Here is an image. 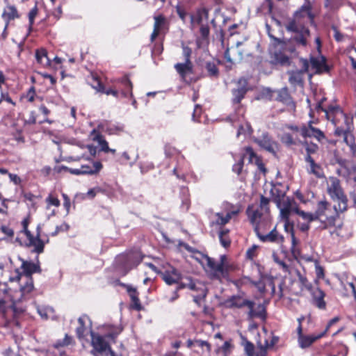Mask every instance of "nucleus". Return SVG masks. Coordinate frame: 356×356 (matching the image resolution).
Masks as SVG:
<instances>
[{"instance_id":"29","label":"nucleus","mask_w":356,"mask_h":356,"mask_svg":"<svg viewBox=\"0 0 356 356\" xmlns=\"http://www.w3.org/2000/svg\"><path fill=\"white\" fill-rule=\"evenodd\" d=\"M154 29L161 33L168 29V22L163 15H159L154 16Z\"/></svg>"},{"instance_id":"59","label":"nucleus","mask_w":356,"mask_h":356,"mask_svg":"<svg viewBox=\"0 0 356 356\" xmlns=\"http://www.w3.org/2000/svg\"><path fill=\"white\" fill-rule=\"evenodd\" d=\"M284 229L286 232L291 233L293 232V225L290 222L289 220H284Z\"/></svg>"},{"instance_id":"50","label":"nucleus","mask_w":356,"mask_h":356,"mask_svg":"<svg viewBox=\"0 0 356 356\" xmlns=\"http://www.w3.org/2000/svg\"><path fill=\"white\" fill-rule=\"evenodd\" d=\"M176 11H177V13L179 15V18L182 20V22L184 23H186V17H187L188 14H187L186 11L185 10V9L182 6L177 5L176 6Z\"/></svg>"},{"instance_id":"13","label":"nucleus","mask_w":356,"mask_h":356,"mask_svg":"<svg viewBox=\"0 0 356 356\" xmlns=\"http://www.w3.org/2000/svg\"><path fill=\"white\" fill-rule=\"evenodd\" d=\"M188 288L191 291L197 292H204V290H207L204 285L198 281L193 280L191 277H187L184 281H181L177 285L178 289H182Z\"/></svg>"},{"instance_id":"3","label":"nucleus","mask_w":356,"mask_h":356,"mask_svg":"<svg viewBox=\"0 0 356 356\" xmlns=\"http://www.w3.org/2000/svg\"><path fill=\"white\" fill-rule=\"evenodd\" d=\"M339 204L332 206L327 201H320L316 209V218L323 225L324 228L335 226V221L338 218Z\"/></svg>"},{"instance_id":"19","label":"nucleus","mask_w":356,"mask_h":356,"mask_svg":"<svg viewBox=\"0 0 356 356\" xmlns=\"http://www.w3.org/2000/svg\"><path fill=\"white\" fill-rule=\"evenodd\" d=\"M209 17V11L207 8L198 9L195 14L190 15L191 28L194 29L195 26L201 24L204 19L207 20Z\"/></svg>"},{"instance_id":"11","label":"nucleus","mask_w":356,"mask_h":356,"mask_svg":"<svg viewBox=\"0 0 356 356\" xmlns=\"http://www.w3.org/2000/svg\"><path fill=\"white\" fill-rule=\"evenodd\" d=\"M267 92L269 94L270 99H275L278 102H281L286 105L292 104L294 106L293 102L291 100L290 95L288 92V89L286 88H283L280 90H271L268 88L266 90Z\"/></svg>"},{"instance_id":"38","label":"nucleus","mask_w":356,"mask_h":356,"mask_svg":"<svg viewBox=\"0 0 356 356\" xmlns=\"http://www.w3.org/2000/svg\"><path fill=\"white\" fill-rule=\"evenodd\" d=\"M205 68L209 76H218L219 72L218 69L213 62H207Z\"/></svg>"},{"instance_id":"10","label":"nucleus","mask_w":356,"mask_h":356,"mask_svg":"<svg viewBox=\"0 0 356 356\" xmlns=\"http://www.w3.org/2000/svg\"><path fill=\"white\" fill-rule=\"evenodd\" d=\"M254 232L257 237L262 242L281 243L284 241V236L279 234V232L276 229V227H274L267 234H262L259 232V227L258 226H256V227H254Z\"/></svg>"},{"instance_id":"44","label":"nucleus","mask_w":356,"mask_h":356,"mask_svg":"<svg viewBox=\"0 0 356 356\" xmlns=\"http://www.w3.org/2000/svg\"><path fill=\"white\" fill-rule=\"evenodd\" d=\"M252 132V129L251 128V126L248 123H245L244 125H241L238 127V131H237V137H239L241 135H247V134H251Z\"/></svg>"},{"instance_id":"37","label":"nucleus","mask_w":356,"mask_h":356,"mask_svg":"<svg viewBox=\"0 0 356 356\" xmlns=\"http://www.w3.org/2000/svg\"><path fill=\"white\" fill-rule=\"evenodd\" d=\"M26 281L24 284H22L20 286L21 291L23 294L30 293L33 289V283L31 277H25Z\"/></svg>"},{"instance_id":"22","label":"nucleus","mask_w":356,"mask_h":356,"mask_svg":"<svg viewBox=\"0 0 356 356\" xmlns=\"http://www.w3.org/2000/svg\"><path fill=\"white\" fill-rule=\"evenodd\" d=\"M237 213L238 211H232L227 213L225 215L222 213H216L213 216L215 219L213 222L218 225H225L229 221L233 216Z\"/></svg>"},{"instance_id":"48","label":"nucleus","mask_w":356,"mask_h":356,"mask_svg":"<svg viewBox=\"0 0 356 356\" xmlns=\"http://www.w3.org/2000/svg\"><path fill=\"white\" fill-rule=\"evenodd\" d=\"M244 350L247 356H254V346L252 342L247 341L244 346Z\"/></svg>"},{"instance_id":"6","label":"nucleus","mask_w":356,"mask_h":356,"mask_svg":"<svg viewBox=\"0 0 356 356\" xmlns=\"http://www.w3.org/2000/svg\"><path fill=\"white\" fill-rule=\"evenodd\" d=\"M246 156H248V160L250 163H254L257 165L258 168L261 171L264 172H266V168L261 159L256 154L252 147H245V154L240 156L238 161L232 167V170L234 172H236L237 175L241 174L243 167L244 157Z\"/></svg>"},{"instance_id":"41","label":"nucleus","mask_w":356,"mask_h":356,"mask_svg":"<svg viewBox=\"0 0 356 356\" xmlns=\"http://www.w3.org/2000/svg\"><path fill=\"white\" fill-rule=\"evenodd\" d=\"M251 283L261 294H264L266 293V283L265 282V279L263 277L257 281H252Z\"/></svg>"},{"instance_id":"24","label":"nucleus","mask_w":356,"mask_h":356,"mask_svg":"<svg viewBox=\"0 0 356 356\" xmlns=\"http://www.w3.org/2000/svg\"><path fill=\"white\" fill-rule=\"evenodd\" d=\"M119 83L121 87V93L124 97L132 96V83L127 76L119 79Z\"/></svg>"},{"instance_id":"61","label":"nucleus","mask_w":356,"mask_h":356,"mask_svg":"<svg viewBox=\"0 0 356 356\" xmlns=\"http://www.w3.org/2000/svg\"><path fill=\"white\" fill-rule=\"evenodd\" d=\"M8 175L10 181H13L15 184L18 185L21 183L22 179L18 175L12 173H9Z\"/></svg>"},{"instance_id":"30","label":"nucleus","mask_w":356,"mask_h":356,"mask_svg":"<svg viewBox=\"0 0 356 356\" xmlns=\"http://www.w3.org/2000/svg\"><path fill=\"white\" fill-rule=\"evenodd\" d=\"M266 29H267V32H268V36L273 41V44L275 47H279L280 49L283 50L284 52H286V45L289 46L290 44L289 43H285V40L284 39H280V38H276L274 35H273L271 34L270 31V26L268 24H266Z\"/></svg>"},{"instance_id":"40","label":"nucleus","mask_w":356,"mask_h":356,"mask_svg":"<svg viewBox=\"0 0 356 356\" xmlns=\"http://www.w3.org/2000/svg\"><path fill=\"white\" fill-rule=\"evenodd\" d=\"M279 341L277 337H273L270 343L267 340L265 341V346H260L261 356H264L266 353V349L270 347L275 346Z\"/></svg>"},{"instance_id":"55","label":"nucleus","mask_w":356,"mask_h":356,"mask_svg":"<svg viewBox=\"0 0 356 356\" xmlns=\"http://www.w3.org/2000/svg\"><path fill=\"white\" fill-rule=\"evenodd\" d=\"M62 168L64 169L65 171H67L73 175H83L81 167L80 168L74 169V168H70L68 167L63 166Z\"/></svg>"},{"instance_id":"5","label":"nucleus","mask_w":356,"mask_h":356,"mask_svg":"<svg viewBox=\"0 0 356 356\" xmlns=\"http://www.w3.org/2000/svg\"><path fill=\"white\" fill-rule=\"evenodd\" d=\"M204 258L207 264V272L212 279L221 280L222 278H226L229 275V270L227 266H225L222 263H218L214 259L204 255Z\"/></svg>"},{"instance_id":"34","label":"nucleus","mask_w":356,"mask_h":356,"mask_svg":"<svg viewBox=\"0 0 356 356\" xmlns=\"http://www.w3.org/2000/svg\"><path fill=\"white\" fill-rule=\"evenodd\" d=\"M88 82L91 87L97 92H101L102 91H104V86L97 77L92 75L90 79H88Z\"/></svg>"},{"instance_id":"49","label":"nucleus","mask_w":356,"mask_h":356,"mask_svg":"<svg viewBox=\"0 0 356 356\" xmlns=\"http://www.w3.org/2000/svg\"><path fill=\"white\" fill-rule=\"evenodd\" d=\"M268 204H269V200L264 197V195L261 196L260 198V203L259 206H257V207H259L260 209H262L265 211L266 213L268 211Z\"/></svg>"},{"instance_id":"63","label":"nucleus","mask_w":356,"mask_h":356,"mask_svg":"<svg viewBox=\"0 0 356 356\" xmlns=\"http://www.w3.org/2000/svg\"><path fill=\"white\" fill-rule=\"evenodd\" d=\"M291 253H292L293 256L296 259H297L298 257L300 256V250L299 248L297 245L291 246Z\"/></svg>"},{"instance_id":"33","label":"nucleus","mask_w":356,"mask_h":356,"mask_svg":"<svg viewBox=\"0 0 356 356\" xmlns=\"http://www.w3.org/2000/svg\"><path fill=\"white\" fill-rule=\"evenodd\" d=\"M88 316H85V315L80 316L78 318V323L79 324V326L76 328V332L77 337L79 339L83 338L84 337V332L86 330L85 323H86V320H88Z\"/></svg>"},{"instance_id":"12","label":"nucleus","mask_w":356,"mask_h":356,"mask_svg":"<svg viewBox=\"0 0 356 356\" xmlns=\"http://www.w3.org/2000/svg\"><path fill=\"white\" fill-rule=\"evenodd\" d=\"M300 134L304 138H315L318 141H321L325 138V135L323 131L312 127V122H309L308 125L302 126L300 128Z\"/></svg>"},{"instance_id":"46","label":"nucleus","mask_w":356,"mask_h":356,"mask_svg":"<svg viewBox=\"0 0 356 356\" xmlns=\"http://www.w3.org/2000/svg\"><path fill=\"white\" fill-rule=\"evenodd\" d=\"M45 201L47 203V209L49 206H55L56 207L60 206V200L52 194H49Z\"/></svg>"},{"instance_id":"7","label":"nucleus","mask_w":356,"mask_h":356,"mask_svg":"<svg viewBox=\"0 0 356 356\" xmlns=\"http://www.w3.org/2000/svg\"><path fill=\"white\" fill-rule=\"evenodd\" d=\"M254 142L262 149L275 154L278 149L277 142L273 140L267 133H264L261 136L254 139Z\"/></svg>"},{"instance_id":"32","label":"nucleus","mask_w":356,"mask_h":356,"mask_svg":"<svg viewBox=\"0 0 356 356\" xmlns=\"http://www.w3.org/2000/svg\"><path fill=\"white\" fill-rule=\"evenodd\" d=\"M289 81L291 84L296 86L302 82V73L300 71H295L289 73Z\"/></svg>"},{"instance_id":"4","label":"nucleus","mask_w":356,"mask_h":356,"mask_svg":"<svg viewBox=\"0 0 356 356\" xmlns=\"http://www.w3.org/2000/svg\"><path fill=\"white\" fill-rule=\"evenodd\" d=\"M327 193L333 200H338L339 210L343 212L347 209V198L340 185L339 179L330 177L327 181Z\"/></svg>"},{"instance_id":"20","label":"nucleus","mask_w":356,"mask_h":356,"mask_svg":"<svg viewBox=\"0 0 356 356\" xmlns=\"http://www.w3.org/2000/svg\"><path fill=\"white\" fill-rule=\"evenodd\" d=\"M310 61L312 67L316 69L317 73L329 72L330 68L326 64V59L324 56L312 57Z\"/></svg>"},{"instance_id":"8","label":"nucleus","mask_w":356,"mask_h":356,"mask_svg":"<svg viewBox=\"0 0 356 356\" xmlns=\"http://www.w3.org/2000/svg\"><path fill=\"white\" fill-rule=\"evenodd\" d=\"M26 237V241L24 245L26 248H31L32 252L38 254H40L44 252V242L38 237V236H34L30 231H27V234L25 235Z\"/></svg>"},{"instance_id":"16","label":"nucleus","mask_w":356,"mask_h":356,"mask_svg":"<svg viewBox=\"0 0 356 356\" xmlns=\"http://www.w3.org/2000/svg\"><path fill=\"white\" fill-rule=\"evenodd\" d=\"M325 333L326 330H324L318 334L301 335L300 337H298V345L302 349L307 348L316 341L323 337Z\"/></svg>"},{"instance_id":"64","label":"nucleus","mask_w":356,"mask_h":356,"mask_svg":"<svg viewBox=\"0 0 356 356\" xmlns=\"http://www.w3.org/2000/svg\"><path fill=\"white\" fill-rule=\"evenodd\" d=\"M34 97H35V90H34L33 87H31L27 93L28 101L30 102H33Z\"/></svg>"},{"instance_id":"17","label":"nucleus","mask_w":356,"mask_h":356,"mask_svg":"<svg viewBox=\"0 0 356 356\" xmlns=\"http://www.w3.org/2000/svg\"><path fill=\"white\" fill-rule=\"evenodd\" d=\"M248 91L247 88V83L245 80H239L237 88L234 89L232 90L233 95V103L238 104L241 102L242 99L244 97L245 95Z\"/></svg>"},{"instance_id":"35","label":"nucleus","mask_w":356,"mask_h":356,"mask_svg":"<svg viewBox=\"0 0 356 356\" xmlns=\"http://www.w3.org/2000/svg\"><path fill=\"white\" fill-rule=\"evenodd\" d=\"M94 140L98 142L100 146V150L107 153L109 149L108 144L107 141L104 138L103 136L99 133H97L93 138Z\"/></svg>"},{"instance_id":"15","label":"nucleus","mask_w":356,"mask_h":356,"mask_svg":"<svg viewBox=\"0 0 356 356\" xmlns=\"http://www.w3.org/2000/svg\"><path fill=\"white\" fill-rule=\"evenodd\" d=\"M162 279L168 285L174 284H177L178 285L180 283L179 281L181 279V275L178 270L171 268L170 270H165L162 273Z\"/></svg>"},{"instance_id":"25","label":"nucleus","mask_w":356,"mask_h":356,"mask_svg":"<svg viewBox=\"0 0 356 356\" xmlns=\"http://www.w3.org/2000/svg\"><path fill=\"white\" fill-rule=\"evenodd\" d=\"M102 168V164L99 161H92L88 165H81L83 175H95Z\"/></svg>"},{"instance_id":"60","label":"nucleus","mask_w":356,"mask_h":356,"mask_svg":"<svg viewBox=\"0 0 356 356\" xmlns=\"http://www.w3.org/2000/svg\"><path fill=\"white\" fill-rule=\"evenodd\" d=\"M195 346H199V347H201V348L207 347V350H210V344L207 341H206L195 340Z\"/></svg>"},{"instance_id":"27","label":"nucleus","mask_w":356,"mask_h":356,"mask_svg":"<svg viewBox=\"0 0 356 356\" xmlns=\"http://www.w3.org/2000/svg\"><path fill=\"white\" fill-rule=\"evenodd\" d=\"M22 268L24 273V277H31L33 273L40 272V268L39 265L32 262L23 261Z\"/></svg>"},{"instance_id":"23","label":"nucleus","mask_w":356,"mask_h":356,"mask_svg":"<svg viewBox=\"0 0 356 356\" xmlns=\"http://www.w3.org/2000/svg\"><path fill=\"white\" fill-rule=\"evenodd\" d=\"M126 287L127 291L132 302V307L137 311H140L142 309V306L138 298V293L136 291V289L129 285H127Z\"/></svg>"},{"instance_id":"58","label":"nucleus","mask_w":356,"mask_h":356,"mask_svg":"<svg viewBox=\"0 0 356 356\" xmlns=\"http://www.w3.org/2000/svg\"><path fill=\"white\" fill-rule=\"evenodd\" d=\"M0 229L1 232L8 236H13L14 235V231L13 230V229L7 226L2 225Z\"/></svg>"},{"instance_id":"2","label":"nucleus","mask_w":356,"mask_h":356,"mask_svg":"<svg viewBox=\"0 0 356 356\" xmlns=\"http://www.w3.org/2000/svg\"><path fill=\"white\" fill-rule=\"evenodd\" d=\"M286 29L288 31L295 33L289 40H285V43L290 44L289 46L286 45V52L295 54L298 47H305L307 45V40L310 36L308 28L298 24L295 20H291L287 23Z\"/></svg>"},{"instance_id":"45","label":"nucleus","mask_w":356,"mask_h":356,"mask_svg":"<svg viewBox=\"0 0 356 356\" xmlns=\"http://www.w3.org/2000/svg\"><path fill=\"white\" fill-rule=\"evenodd\" d=\"M37 310L40 316L44 319H47L49 318V314L52 313L54 312L51 307H38Z\"/></svg>"},{"instance_id":"54","label":"nucleus","mask_w":356,"mask_h":356,"mask_svg":"<svg viewBox=\"0 0 356 356\" xmlns=\"http://www.w3.org/2000/svg\"><path fill=\"white\" fill-rule=\"evenodd\" d=\"M315 273L317 279H322L324 277V269L317 262L315 265Z\"/></svg>"},{"instance_id":"21","label":"nucleus","mask_w":356,"mask_h":356,"mask_svg":"<svg viewBox=\"0 0 356 356\" xmlns=\"http://www.w3.org/2000/svg\"><path fill=\"white\" fill-rule=\"evenodd\" d=\"M2 17L6 22L4 30H6L8 23L10 20H13L15 18H19V15H18L17 8L14 6H8L5 8L3 13Z\"/></svg>"},{"instance_id":"56","label":"nucleus","mask_w":356,"mask_h":356,"mask_svg":"<svg viewBox=\"0 0 356 356\" xmlns=\"http://www.w3.org/2000/svg\"><path fill=\"white\" fill-rule=\"evenodd\" d=\"M200 32L203 38H207L209 35V27L207 25H202Z\"/></svg>"},{"instance_id":"42","label":"nucleus","mask_w":356,"mask_h":356,"mask_svg":"<svg viewBox=\"0 0 356 356\" xmlns=\"http://www.w3.org/2000/svg\"><path fill=\"white\" fill-rule=\"evenodd\" d=\"M308 172L314 175L318 178H321L324 175L321 167L317 163H316L314 166L312 165L309 167Z\"/></svg>"},{"instance_id":"52","label":"nucleus","mask_w":356,"mask_h":356,"mask_svg":"<svg viewBox=\"0 0 356 356\" xmlns=\"http://www.w3.org/2000/svg\"><path fill=\"white\" fill-rule=\"evenodd\" d=\"M281 140L283 143H285L287 145H291L294 144L293 138L291 134L286 133L283 134L281 138Z\"/></svg>"},{"instance_id":"51","label":"nucleus","mask_w":356,"mask_h":356,"mask_svg":"<svg viewBox=\"0 0 356 356\" xmlns=\"http://www.w3.org/2000/svg\"><path fill=\"white\" fill-rule=\"evenodd\" d=\"M182 54L185 61L191 62V56L192 54V49L189 47L185 46L184 44H182Z\"/></svg>"},{"instance_id":"9","label":"nucleus","mask_w":356,"mask_h":356,"mask_svg":"<svg viewBox=\"0 0 356 356\" xmlns=\"http://www.w3.org/2000/svg\"><path fill=\"white\" fill-rule=\"evenodd\" d=\"M91 335V344L93 347V350L92 353L95 355V352L98 353H103L107 350L110 353V350H112L108 343L107 341L104 339V338L99 335L95 334L92 330L90 331Z\"/></svg>"},{"instance_id":"43","label":"nucleus","mask_w":356,"mask_h":356,"mask_svg":"<svg viewBox=\"0 0 356 356\" xmlns=\"http://www.w3.org/2000/svg\"><path fill=\"white\" fill-rule=\"evenodd\" d=\"M227 233L228 230H222L219 232V239L220 243L225 248L228 247L230 244V241L227 237Z\"/></svg>"},{"instance_id":"39","label":"nucleus","mask_w":356,"mask_h":356,"mask_svg":"<svg viewBox=\"0 0 356 356\" xmlns=\"http://www.w3.org/2000/svg\"><path fill=\"white\" fill-rule=\"evenodd\" d=\"M295 208H292L288 202L280 209V216L284 220H289V216L292 211H294Z\"/></svg>"},{"instance_id":"36","label":"nucleus","mask_w":356,"mask_h":356,"mask_svg":"<svg viewBox=\"0 0 356 356\" xmlns=\"http://www.w3.org/2000/svg\"><path fill=\"white\" fill-rule=\"evenodd\" d=\"M294 212H296L298 215L301 216L304 220H307L308 222L317 220V218H316V212L314 213L305 212L304 211H301L298 208L294 209Z\"/></svg>"},{"instance_id":"1","label":"nucleus","mask_w":356,"mask_h":356,"mask_svg":"<svg viewBox=\"0 0 356 356\" xmlns=\"http://www.w3.org/2000/svg\"><path fill=\"white\" fill-rule=\"evenodd\" d=\"M226 307L229 309H241L247 307L248 309V317L251 320L254 318H259L261 320L266 318V309L264 304H258L257 306L254 301L245 298L241 295H235L226 300L225 302Z\"/></svg>"},{"instance_id":"26","label":"nucleus","mask_w":356,"mask_h":356,"mask_svg":"<svg viewBox=\"0 0 356 356\" xmlns=\"http://www.w3.org/2000/svg\"><path fill=\"white\" fill-rule=\"evenodd\" d=\"M175 68L179 75L182 78H184L188 74L192 72L193 64L191 62L187 61H185L183 63H178L175 65Z\"/></svg>"},{"instance_id":"18","label":"nucleus","mask_w":356,"mask_h":356,"mask_svg":"<svg viewBox=\"0 0 356 356\" xmlns=\"http://www.w3.org/2000/svg\"><path fill=\"white\" fill-rule=\"evenodd\" d=\"M310 293L312 296V304L320 309H325L326 302L324 300L325 296L324 291L317 288L316 290H312Z\"/></svg>"},{"instance_id":"28","label":"nucleus","mask_w":356,"mask_h":356,"mask_svg":"<svg viewBox=\"0 0 356 356\" xmlns=\"http://www.w3.org/2000/svg\"><path fill=\"white\" fill-rule=\"evenodd\" d=\"M35 58L40 65L47 67L50 65L51 60L47 56V52L44 49H37L35 52Z\"/></svg>"},{"instance_id":"53","label":"nucleus","mask_w":356,"mask_h":356,"mask_svg":"<svg viewBox=\"0 0 356 356\" xmlns=\"http://www.w3.org/2000/svg\"><path fill=\"white\" fill-rule=\"evenodd\" d=\"M37 14H38V8H37V6H35L33 8H32L31 10V11L29 13V21L30 29H31V27L34 23V19H35V16L37 15Z\"/></svg>"},{"instance_id":"31","label":"nucleus","mask_w":356,"mask_h":356,"mask_svg":"<svg viewBox=\"0 0 356 356\" xmlns=\"http://www.w3.org/2000/svg\"><path fill=\"white\" fill-rule=\"evenodd\" d=\"M296 273L301 291L306 290L307 291L312 292L313 290L312 284L309 282L307 277L302 275L300 271L297 270Z\"/></svg>"},{"instance_id":"47","label":"nucleus","mask_w":356,"mask_h":356,"mask_svg":"<svg viewBox=\"0 0 356 356\" xmlns=\"http://www.w3.org/2000/svg\"><path fill=\"white\" fill-rule=\"evenodd\" d=\"M275 59L282 65H286L289 63V57L281 52L275 53Z\"/></svg>"},{"instance_id":"62","label":"nucleus","mask_w":356,"mask_h":356,"mask_svg":"<svg viewBox=\"0 0 356 356\" xmlns=\"http://www.w3.org/2000/svg\"><path fill=\"white\" fill-rule=\"evenodd\" d=\"M204 293L199 292V294L193 297V300L196 303H199L201 299L204 298L207 296V290H204Z\"/></svg>"},{"instance_id":"57","label":"nucleus","mask_w":356,"mask_h":356,"mask_svg":"<svg viewBox=\"0 0 356 356\" xmlns=\"http://www.w3.org/2000/svg\"><path fill=\"white\" fill-rule=\"evenodd\" d=\"M257 246L254 245L250 248L246 252V256L248 259H252L255 257V252Z\"/></svg>"},{"instance_id":"14","label":"nucleus","mask_w":356,"mask_h":356,"mask_svg":"<svg viewBox=\"0 0 356 356\" xmlns=\"http://www.w3.org/2000/svg\"><path fill=\"white\" fill-rule=\"evenodd\" d=\"M246 213L250 222L254 226V228L256 227V226L259 227V222L261 221L264 213H266L265 211L252 205L248 206Z\"/></svg>"}]
</instances>
